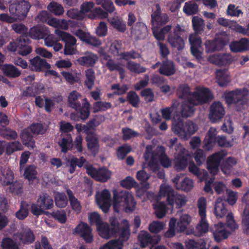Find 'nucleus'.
Masks as SVG:
<instances>
[{"instance_id": "nucleus-25", "label": "nucleus", "mask_w": 249, "mask_h": 249, "mask_svg": "<svg viewBox=\"0 0 249 249\" xmlns=\"http://www.w3.org/2000/svg\"><path fill=\"white\" fill-rule=\"evenodd\" d=\"M14 174L13 172L7 168L0 167V183L3 186H7L13 181Z\"/></svg>"}, {"instance_id": "nucleus-28", "label": "nucleus", "mask_w": 249, "mask_h": 249, "mask_svg": "<svg viewBox=\"0 0 249 249\" xmlns=\"http://www.w3.org/2000/svg\"><path fill=\"white\" fill-rule=\"evenodd\" d=\"M48 28L44 26H36L31 28L29 31L30 36L36 39H43L47 35Z\"/></svg>"}, {"instance_id": "nucleus-35", "label": "nucleus", "mask_w": 249, "mask_h": 249, "mask_svg": "<svg viewBox=\"0 0 249 249\" xmlns=\"http://www.w3.org/2000/svg\"><path fill=\"white\" fill-rule=\"evenodd\" d=\"M173 119L175 122L173 123L172 130L176 134L181 137V131L186 129V123L185 124L182 123V120L179 115H174Z\"/></svg>"}, {"instance_id": "nucleus-5", "label": "nucleus", "mask_w": 249, "mask_h": 249, "mask_svg": "<svg viewBox=\"0 0 249 249\" xmlns=\"http://www.w3.org/2000/svg\"><path fill=\"white\" fill-rule=\"evenodd\" d=\"M122 230L118 239L108 241L100 248V249H123V242L128 239L130 235L128 221L124 220L122 222Z\"/></svg>"}, {"instance_id": "nucleus-58", "label": "nucleus", "mask_w": 249, "mask_h": 249, "mask_svg": "<svg viewBox=\"0 0 249 249\" xmlns=\"http://www.w3.org/2000/svg\"><path fill=\"white\" fill-rule=\"evenodd\" d=\"M127 68L130 71L136 73H143L146 71V69L140 64L133 61L128 62L126 65Z\"/></svg>"}, {"instance_id": "nucleus-8", "label": "nucleus", "mask_w": 249, "mask_h": 249, "mask_svg": "<svg viewBox=\"0 0 249 249\" xmlns=\"http://www.w3.org/2000/svg\"><path fill=\"white\" fill-rule=\"evenodd\" d=\"M227 153L225 151L216 152L207 159V169L211 174L215 175L218 172V167L221 160L227 156Z\"/></svg>"}, {"instance_id": "nucleus-62", "label": "nucleus", "mask_w": 249, "mask_h": 249, "mask_svg": "<svg viewBox=\"0 0 249 249\" xmlns=\"http://www.w3.org/2000/svg\"><path fill=\"white\" fill-rule=\"evenodd\" d=\"M187 159L182 156L179 155L175 161V168L178 171H181L186 168L187 165Z\"/></svg>"}, {"instance_id": "nucleus-17", "label": "nucleus", "mask_w": 249, "mask_h": 249, "mask_svg": "<svg viewBox=\"0 0 249 249\" xmlns=\"http://www.w3.org/2000/svg\"><path fill=\"white\" fill-rule=\"evenodd\" d=\"M75 232L79 234L87 243L93 241L91 228L86 223L81 222L75 229Z\"/></svg>"}, {"instance_id": "nucleus-53", "label": "nucleus", "mask_w": 249, "mask_h": 249, "mask_svg": "<svg viewBox=\"0 0 249 249\" xmlns=\"http://www.w3.org/2000/svg\"><path fill=\"white\" fill-rule=\"evenodd\" d=\"M67 193L69 196L71 205L73 210L77 213L80 212L81 209V206L79 201L75 197L71 190H67Z\"/></svg>"}, {"instance_id": "nucleus-60", "label": "nucleus", "mask_w": 249, "mask_h": 249, "mask_svg": "<svg viewBox=\"0 0 249 249\" xmlns=\"http://www.w3.org/2000/svg\"><path fill=\"white\" fill-rule=\"evenodd\" d=\"M217 134L216 129L213 127H211L207 132V135L205 137L204 141L206 146L209 145H212V143L215 142Z\"/></svg>"}, {"instance_id": "nucleus-13", "label": "nucleus", "mask_w": 249, "mask_h": 249, "mask_svg": "<svg viewBox=\"0 0 249 249\" xmlns=\"http://www.w3.org/2000/svg\"><path fill=\"white\" fill-rule=\"evenodd\" d=\"M14 240L19 241L21 243L24 244H30L34 242L35 240V235L30 229H22L20 232L14 234Z\"/></svg>"}, {"instance_id": "nucleus-47", "label": "nucleus", "mask_w": 249, "mask_h": 249, "mask_svg": "<svg viewBox=\"0 0 249 249\" xmlns=\"http://www.w3.org/2000/svg\"><path fill=\"white\" fill-rule=\"evenodd\" d=\"M43 89L42 85L35 84L27 88L26 90L23 92V95L24 96H35L36 94L40 93Z\"/></svg>"}, {"instance_id": "nucleus-48", "label": "nucleus", "mask_w": 249, "mask_h": 249, "mask_svg": "<svg viewBox=\"0 0 249 249\" xmlns=\"http://www.w3.org/2000/svg\"><path fill=\"white\" fill-rule=\"evenodd\" d=\"M153 205L155 209V214L158 218H162L165 216L167 209L164 202H157Z\"/></svg>"}, {"instance_id": "nucleus-31", "label": "nucleus", "mask_w": 249, "mask_h": 249, "mask_svg": "<svg viewBox=\"0 0 249 249\" xmlns=\"http://www.w3.org/2000/svg\"><path fill=\"white\" fill-rule=\"evenodd\" d=\"M87 146L91 152L95 156L98 152L99 144L97 136L93 134H89L86 138Z\"/></svg>"}, {"instance_id": "nucleus-18", "label": "nucleus", "mask_w": 249, "mask_h": 249, "mask_svg": "<svg viewBox=\"0 0 249 249\" xmlns=\"http://www.w3.org/2000/svg\"><path fill=\"white\" fill-rule=\"evenodd\" d=\"M242 202L244 207L242 215L243 231L245 233H249V199L247 194L243 196Z\"/></svg>"}, {"instance_id": "nucleus-22", "label": "nucleus", "mask_w": 249, "mask_h": 249, "mask_svg": "<svg viewBox=\"0 0 249 249\" xmlns=\"http://www.w3.org/2000/svg\"><path fill=\"white\" fill-rule=\"evenodd\" d=\"M231 50L233 52H242L249 51V39L242 38L239 40L231 42L230 45Z\"/></svg>"}, {"instance_id": "nucleus-14", "label": "nucleus", "mask_w": 249, "mask_h": 249, "mask_svg": "<svg viewBox=\"0 0 249 249\" xmlns=\"http://www.w3.org/2000/svg\"><path fill=\"white\" fill-rule=\"evenodd\" d=\"M96 201L98 205L105 213H107L111 206L110 194L107 190L96 194Z\"/></svg>"}, {"instance_id": "nucleus-3", "label": "nucleus", "mask_w": 249, "mask_h": 249, "mask_svg": "<svg viewBox=\"0 0 249 249\" xmlns=\"http://www.w3.org/2000/svg\"><path fill=\"white\" fill-rule=\"evenodd\" d=\"M213 99L212 97H201L200 98L194 97L189 100H184L181 102L179 113L182 117L187 118L194 115L195 111V106L206 104Z\"/></svg>"}, {"instance_id": "nucleus-55", "label": "nucleus", "mask_w": 249, "mask_h": 249, "mask_svg": "<svg viewBox=\"0 0 249 249\" xmlns=\"http://www.w3.org/2000/svg\"><path fill=\"white\" fill-rule=\"evenodd\" d=\"M28 204L24 201L21 202L20 209L16 213V216L19 220L25 218L28 215Z\"/></svg>"}, {"instance_id": "nucleus-43", "label": "nucleus", "mask_w": 249, "mask_h": 249, "mask_svg": "<svg viewBox=\"0 0 249 249\" xmlns=\"http://www.w3.org/2000/svg\"><path fill=\"white\" fill-rule=\"evenodd\" d=\"M2 69L4 73L9 77L16 78L21 74L20 71L13 65L5 64Z\"/></svg>"}, {"instance_id": "nucleus-21", "label": "nucleus", "mask_w": 249, "mask_h": 249, "mask_svg": "<svg viewBox=\"0 0 249 249\" xmlns=\"http://www.w3.org/2000/svg\"><path fill=\"white\" fill-rule=\"evenodd\" d=\"M216 82L220 87L226 86L231 81L227 69H217L215 71Z\"/></svg>"}, {"instance_id": "nucleus-12", "label": "nucleus", "mask_w": 249, "mask_h": 249, "mask_svg": "<svg viewBox=\"0 0 249 249\" xmlns=\"http://www.w3.org/2000/svg\"><path fill=\"white\" fill-rule=\"evenodd\" d=\"M138 238L140 246L142 248H144L150 244H157L161 239L159 235L152 236L145 231H141L138 235Z\"/></svg>"}, {"instance_id": "nucleus-6", "label": "nucleus", "mask_w": 249, "mask_h": 249, "mask_svg": "<svg viewBox=\"0 0 249 249\" xmlns=\"http://www.w3.org/2000/svg\"><path fill=\"white\" fill-rule=\"evenodd\" d=\"M30 43V40L26 36H21L16 39L10 42L7 48L10 52H15L18 51L19 54L26 56L32 51Z\"/></svg>"}, {"instance_id": "nucleus-52", "label": "nucleus", "mask_w": 249, "mask_h": 249, "mask_svg": "<svg viewBox=\"0 0 249 249\" xmlns=\"http://www.w3.org/2000/svg\"><path fill=\"white\" fill-rule=\"evenodd\" d=\"M186 246L188 249H208L206 247V243L203 241L197 242L189 239L186 241Z\"/></svg>"}, {"instance_id": "nucleus-38", "label": "nucleus", "mask_w": 249, "mask_h": 249, "mask_svg": "<svg viewBox=\"0 0 249 249\" xmlns=\"http://www.w3.org/2000/svg\"><path fill=\"white\" fill-rule=\"evenodd\" d=\"M171 200L173 202L168 204L173 207L175 203L177 208H180L184 206L187 201V198L184 195L178 194L176 192L172 195Z\"/></svg>"}, {"instance_id": "nucleus-34", "label": "nucleus", "mask_w": 249, "mask_h": 249, "mask_svg": "<svg viewBox=\"0 0 249 249\" xmlns=\"http://www.w3.org/2000/svg\"><path fill=\"white\" fill-rule=\"evenodd\" d=\"M30 63L32 66V69L36 71L40 70L42 69H48L50 67V65L47 63L45 59L41 58L38 56H36L33 59H31Z\"/></svg>"}, {"instance_id": "nucleus-56", "label": "nucleus", "mask_w": 249, "mask_h": 249, "mask_svg": "<svg viewBox=\"0 0 249 249\" xmlns=\"http://www.w3.org/2000/svg\"><path fill=\"white\" fill-rule=\"evenodd\" d=\"M86 80L85 83L87 87L89 89H91L94 84L95 79V72L91 69H89L86 71Z\"/></svg>"}, {"instance_id": "nucleus-24", "label": "nucleus", "mask_w": 249, "mask_h": 249, "mask_svg": "<svg viewBox=\"0 0 249 249\" xmlns=\"http://www.w3.org/2000/svg\"><path fill=\"white\" fill-rule=\"evenodd\" d=\"M40 20L44 21L45 20L50 26L55 28H60L64 30L68 29V22L65 19H59L52 17H40Z\"/></svg>"}, {"instance_id": "nucleus-51", "label": "nucleus", "mask_w": 249, "mask_h": 249, "mask_svg": "<svg viewBox=\"0 0 249 249\" xmlns=\"http://www.w3.org/2000/svg\"><path fill=\"white\" fill-rule=\"evenodd\" d=\"M47 9L52 14L58 16L62 15L64 12L62 5L54 1L50 2L47 6Z\"/></svg>"}, {"instance_id": "nucleus-59", "label": "nucleus", "mask_w": 249, "mask_h": 249, "mask_svg": "<svg viewBox=\"0 0 249 249\" xmlns=\"http://www.w3.org/2000/svg\"><path fill=\"white\" fill-rule=\"evenodd\" d=\"M54 199L55 204L58 207L64 208L67 204V196L64 194L54 193Z\"/></svg>"}, {"instance_id": "nucleus-9", "label": "nucleus", "mask_w": 249, "mask_h": 249, "mask_svg": "<svg viewBox=\"0 0 249 249\" xmlns=\"http://www.w3.org/2000/svg\"><path fill=\"white\" fill-rule=\"evenodd\" d=\"M207 59L211 63L221 67L229 66L231 64L234 58L230 53H218L210 55Z\"/></svg>"}, {"instance_id": "nucleus-44", "label": "nucleus", "mask_w": 249, "mask_h": 249, "mask_svg": "<svg viewBox=\"0 0 249 249\" xmlns=\"http://www.w3.org/2000/svg\"><path fill=\"white\" fill-rule=\"evenodd\" d=\"M55 33L65 42V44L72 45H75L76 44V38L70 34L58 30H56Z\"/></svg>"}, {"instance_id": "nucleus-50", "label": "nucleus", "mask_w": 249, "mask_h": 249, "mask_svg": "<svg viewBox=\"0 0 249 249\" xmlns=\"http://www.w3.org/2000/svg\"><path fill=\"white\" fill-rule=\"evenodd\" d=\"M198 10V5L196 3L192 1L185 2L183 8L184 13L188 15L196 14Z\"/></svg>"}, {"instance_id": "nucleus-30", "label": "nucleus", "mask_w": 249, "mask_h": 249, "mask_svg": "<svg viewBox=\"0 0 249 249\" xmlns=\"http://www.w3.org/2000/svg\"><path fill=\"white\" fill-rule=\"evenodd\" d=\"M226 205L222 197L217 198L214 205V212L217 218H222L227 213Z\"/></svg>"}, {"instance_id": "nucleus-40", "label": "nucleus", "mask_w": 249, "mask_h": 249, "mask_svg": "<svg viewBox=\"0 0 249 249\" xmlns=\"http://www.w3.org/2000/svg\"><path fill=\"white\" fill-rule=\"evenodd\" d=\"M172 188L165 184H162L160 185V196H167V201L168 204H171L173 201L171 200V198L175 192Z\"/></svg>"}, {"instance_id": "nucleus-29", "label": "nucleus", "mask_w": 249, "mask_h": 249, "mask_svg": "<svg viewBox=\"0 0 249 249\" xmlns=\"http://www.w3.org/2000/svg\"><path fill=\"white\" fill-rule=\"evenodd\" d=\"M99 235L104 238L109 239L112 237L117 236V233L111 228L107 223H103L97 228Z\"/></svg>"}, {"instance_id": "nucleus-36", "label": "nucleus", "mask_w": 249, "mask_h": 249, "mask_svg": "<svg viewBox=\"0 0 249 249\" xmlns=\"http://www.w3.org/2000/svg\"><path fill=\"white\" fill-rule=\"evenodd\" d=\"M81 98V95L75 90L72 91L68 96V101L70 106L75 110L80 109L81 103L79 99Z\"/></svg>"}, {"instance_id": "nucleus-1", "label": "nucleus", "mask_w": 249, "mask_h": 249, "mask_svg": "<svg viewBox=\"0 0 249 249\" xmlns=\"http://www.w3.org/2000/svg\"><path fill=\"white\" fill-rule=\"evenodd\" d=\"M113 207L115 211L119 212L118 209L122 207L126 212L134 211L136 202L132 195L127 191H117L114 190Z\"/></svg>"}, {"instance_id": "nucleus-7", "label": "nucleus", "mask_w": 249, "mask_h": 249, "mask_svg": "<svg viewBox=\"0 0 249 249\" xmlns=\"http://www.w3.org/2000/svg\"><path fill=\"white\" fill-rule=\"evenodd\" d=\"M185 31L184 27H181L177 24L174 29L173 33H170L168 35L167 41L172 47L176 48L178 50L183 49L184 47V42L180 36V33Z\"/></svg>"}, {"instance_id": "nucleus-19", "label": "nucleus", "mask_w": 249, "mask_h": 249, "mask_svg": "<svg viewBox=\"0 0 249 249\" xmlns=\"http://www.w3.org/2000/svg\"><path fill=\"white\" fill-rule=\"evenodd\" d=\"M98 59V57L97 54L90 52H86L83 56L79 57L77 60V61L81 66L93 67Z\"/></svg>"}, {"instance_id": "nucleus-10", "label": "nucleus", "mask_w": 249, "mask_h": 249, "mask_svg": "<svg viewBox=\"0 0 249 249\" xmlns=\"http://www.w3.org/2000/svg\"><path fill=\"white\" fill-rule=\"evenodd\" d=\"M31 7L30 3L25 0H18L12 2L9 6V11L12 14L17 16H26Z\"/></svg>"}, {"instance_id": "nucleus-64", "label": "nucleus", "mask_w": 249, "mask_h": 249, "mask_svg": "<svg viewBox=\"0 0 249 249\" xmlns=\"http://www.w3.org/2000/svg\"><path fill=\"white\" fill-rule=\"evenodd\" d=\"M135 32L136 36L138 38H143L145 37L146 35V27L142 22L137 23L135 29Z\"/></svg>"}, {"instance_id": "nucleus-42", "label": "nucleus", "mask_w": 249, "mask_h": 249, "mask_svg": "<svg viewBox=\"0 0 249 249\" xmlns=\"http://www.w3.org/2000/svg\"><path fill=\"white\" fill-rule=\"evenodd\" d=\"M197 129V126L192 121L188 120L186 122V129L181 131V138L187 139L195 133Z\"/></svg>"}, {"instance_id": "nucleus-54", "label": "nucleus", "mask_w": 249, "mask_h": 249, "mask_svg": "<svg viewBox=\"0 0 249 249\" xmlns=\"http://www.w3.org/2000/svg\"><path fill=\"white\" fill-rule=\"evenodd\" d=\"M106 66L110 71H118L122 72L124 65L120 63L116 62L112 59H109L106 63Z\"/></svg>"}, {"instance_id": "nucleus-37", "label": "nucleus", "mask_w": 249, "mask_h": 249, "mask_svg": "<svg viewBox=\"0 0 249 249\" xmlns=\"http://www.w3.org/2000/svg\"><path fill=\"white\" fill-rule=\"evenodd\" d=\"M29 128L24 129L21 133L20 136L23 144L28 147L33 148L35 146V141L33 139V136L30 133Z\"/></svg>"}, {"instance_id": "nucleus-4", "label": "nucleus", "mask_w": 249, "mask_h": 249, "mask_svg": "<svg viewBox=\"0 0 249 249\" xmlns=\"http://www.w3.org/2000/svg\"><path fill=\"white\" fill-rule=\"evenodd\" d=\"M249 91L246 89H236L229 92L226 96L229 103L234 104L238 109H242L247 107L249 102Z\"/></svg>"}, {"instance_id": "nucleus-45", "label": "nucleus", "mask_w": 249, "mask_h": 249, "mask_svg": "<svg viewBox=\"0 0 249 249\" xmlns=\"http://www.w3.org/2000/svg\"><path fill=\"white\" fill-rule=\"evenodd\" d=\"M179 105V102L176 99L172 101V105L170 107H166L161 109V113L163 118L169 120L171 119V115L175 108H177Z\"/></svg>"}, {"instance_id": "nucleus-26", "label": "nucleus", "mask_w": 249, "mask_h": 249, "mask_svg": "<svg viewBox=\"0 0 249 249\" xmlns=\"http://www.w3.org/2000/svg\"><path fill=\"white\" fill-rule=\"evenodd\" d=\"M201 219L198 224L196 226V231H194L191 230V231H186L187 234L191 233L194 234L195 236L200 237L203 234L206 233L208 231L209 225L206 221V217H200Z\"/></svg>"}, {"instance_id": "nucleus-63", "label": "nucleus", "mask_w": 249, "mask_h": 249, "mask_svg": "<svg viewBox=\"0 0 249 249\" xmlns=\"http://www.w3.org/2000/svg\"><path fill=\"white\" fill-rule=\"evenodd\" d=\"M8 186L9 191L12 194L20 195L22 192V184L19 181H13Z\"/></svg>"}, {"instance_id": "nucleus-33", "label": "nucleus", "mask_w": 249, "mask_h": 249, "mask_svg": "<svg viewBox=\"0 0 249 249\" xmlns=\"http://www.w3.org/2000/svg\"><path fill=\"white\" fill-rule=\"evenodd\" d=\"M156 151L158 160H160L162 166L168 168L172 165V160L165 154V149L163 147L157 148Z\"/></svg>"}, {"instance_id": "nucleus-61", "label": "nucleus", "mask_w": 249, "mask_h": 249, "mask_svg": "<svg viewBox=\"0 0 249 249\" xmlns=\"http://www.w3.org/2000/svg\"><path fill=\"white\" fill-rule=\"evenodd\" d=\"M164 227V223L159 221H154L149 224V230L152 233H157L161 231Z\"/></svg>"}, {"instance_id": "nucleus-20", "label": "nucleus", "mask_w": 249, "mask_h": 249, "mask_svg": "<svg viewBox=\"0 0 249 249\" xmlns=\"http://www.w3.org/2000/svg\"><path fill=\"white\" fill-rule=\"evenodd\" d=\"M213 231L214 239L217 242L227 238L230 234L228 231L225 230L224 224L222 223H218L214 225L213 228Z\"/></svg>"}, {"instance_id": "nucleus-23", "label": "nucleus", "mask_w": 249, "mask_h": 249, "mask_svg": "<svg viewBox=\"0 0 249 249\" xmlns=\"http://www.w3.org/2000/svg\"><path fill=\"white\" fill-rule=\"evenodd\" d=\"M58 144L61 148V151L63 153H66L68 150H71L73 147V141L71 135L61 134Z\"/></svg>"}, {"instance_id": "nucleus-39", "label": "nucleus", "mask_w": 249, "mask_h": 249, "mask_svg": "<svg viewBox=\"0 0 249 249\" xmlns=\"http://www.w3.org/2000/svg\"><path fill=\"white\" fill-rule=\"evenodd\" d=\"M110 24L118 31L124 32L126 29L124 22L118 17H107Z\"/></svg>"}, {"instance_id": "nucleus-32", "label": "nucleus", "mask_w": 249, "mask_h": 249, "mask_svg": "<svg viewBox=\"0 0 249 249\" xmlns=\"http://www.w3.org/2000/svg\"><path fill=\"white\" fill-rule=\"evenodd\" d=\"M86 162V160L83 157H81L79 159L72 156L67 160L68 166L69 167V172L72 174L75 171L76 166L82 167Z\"/></svg>"}, {"instance_id": "nucleus-2", "label": "nucleus", "mask_w": 249, "mask_h": 249, "mask_svg": "<svg viewBox=\"0 0 249 249\" xmlns=\"http://www.w3.org/2000/svg\"><path fill=\"white\" fill-rule=\"evenodd\" d=\"M177 94L178 97L184 100H189V98L201 97H212V94L210 89L207 88L198 86L195 88L194 91L191 92L189 86L185 84H181L178 87Z\"/></svg>"}, {"instance_id": "nucleus-27", "label": "nucleus", "mask_w": 249, "mask_h": 249, "mask_svg": "<svg viewBox=\"0 0 249 249\" xmlns=\"http://www.w3.org/2000/svg\"><path fill=\"white\" fill-rule=\"evenodd\" d=\"M159 72L161 74L166 76L173 75L176 72L175 65L173 61L169 60H165L162 62Z\"/></svg>"}, {"instance_id": "nucleus-41", "label": "nucleus", "mask_w": 249, "mask_h": 249, "mask_svg": "<svg viewBox=\"0 0 249 249\" xmlns=\"http://www.w3.org/2000/svg\"><path fill=\"white\" fill-rule=\"evenodd\" d=\"M216 45L217 51H220L228 44L229 41V37L225 32H222L217 35L214 40Z\"/></svg>"}, {"instance_id": "nucleus-16", "label": "nucleus", "mask_w": 249, "mask_h": 249, "mask_svg": "<svg viewBox=\"0 0 249 249\" xmlns=\"http://www.w3.org/2000/svg\"><path fill=\"white\" fill-rule=\"evenodd\" d=\"M144 158L145 161L148 162V165L152 171H156L159 167L158 164V157L156 151L155 150L151 152V146H147L146 148L145 152L144 154Z\"/></svg>"}, {"instance_id": "nucleus-15", "label": "nucleus", "mask_w": 249, "mask_h": 249, "mask_svg": "<svg viewBox=\"0 0 249 249\" xmlns=\"http://www.w3.org/2000/svg\"><path fill=\"white\" fill-rule=\"evenodd\" d=\"M224 114L225 110L220 102H214L211 105L209 116L213 123H215L222 119Z\"/></svg>"}, {"instance_id": "nucleus-49", "label": "nucleus", "mask_w": 249, "mask_h": 249, "mask_svg": "<svg viewBox=\"0 0 249 249\" xmlns=\"http://www.w3.org/2000/svg\"><path fill=\"white\" fill-rule=\"evenodd\" d=\"M193 26L196 34H201L205 27L204 20L199 17H194L192 19Z\"/></svg>"}, {"instance_id": "nucleus-46", "label": "nucleus", "mask_w": 249, "mask_h": 249, "mask_svg": "<svg viewBox=\"0 0 249 249\" xmlns=\"http://www.w3.org/2000/svg\"><path fill=\"white\" fill-rule=\"evenodd\" d=\"M37 202L38 203H40V207L45 209H50L53 205V199L46 194L41 196Z\"/></svg>"}, {"instance_id": "nucleus-11", "label": "nucleus", "mask_w": 249, "mask_h": 249, "mask_svg": "<svg viewBox=\"0 0 249 249\" xmlns=\"http://www.w3.org/2000/svg\"><path fill=\"white\" fill-rule=\"evenodd\" d=\"M85 167L87 174L98 181L105 182L110 177V172L105 168L97 170L90 165H86Z\"/></svg>"}, {"instance_id": "nucleus-57", "label": "nucleus", "mask_w": 249, "mask_h": 249, "mask_svg": "<svg viewBox=\"0 0 249 249\" xmlns=\"http://www.w3.org/2000/svg\"><path fill=\"white\" fill-rule=\"evenodd\" d=\"M0 135L7 140H15L18 138L17 133L7 127L0 128Z\"/></svg>"}]
</instances>
